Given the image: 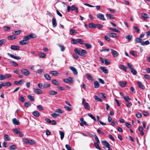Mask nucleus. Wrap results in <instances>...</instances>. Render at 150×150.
I'll list each match as a JSON object with an SVG mask.
<instances>
[{"label":"nucleus","mask_w":150,"mask_h":150,"mask_svg":"<svg viewBox=\"0 0 150 150\" xmlns=\"http://www.w3.org/2000/svg\"><path fill=\"white\" fill-rule=\"evenodd\" d=\"M19 43L21 45H23L27 44L28 43V42L26 40L24 39L23 40L21 41Z\"/></svg>","instance_id":"22"},{"label":"nucleus","mask_w":150,"mask_h":150,"mask_svg":"<svg viewBox=\"0 0 150 150\" xmlns=\"http://www.w3.org/2000/svg\"><path fill=\"white\" fill-rule=\"evenodd\" d=\"M119 83L120 86L122 87H125L126 86V85L127 84V82H123L121 81H120Z\"/></svg>","instance_id":"33"},{"label":"nucleus","mask_w":150,"mask_h":150,"mask_svg":"<svg viewBox=\"0 0 150 150\" xmlns=\"http://www.w3.org/2000/svg\"><path fill=\"white\" fill-rule=\"evenodd\" d=\"M130 53L133 56L135 57L137 56V54L136 53V52L134 51H131L130 52Z\"/></svg>","instance_id":"56"},{"label":"nucleus","mask_w":150,"mask_h":150,"mask_svg":"<svg viewBox=\"0 0 150 150\" xmlns=\"http://www.w3.org/2000/svg\"><path fill=\"white\" fill-rule=\"evenodd\" d=\"M108 29L111 30L117 33H118L119 32V30L116 29L111 28H109Z\"/></svg>","instance_id":"57"},{"label":"nucleus","mask_w":150,"mask_h":150,"mask_svg":"<svg viewBox=\"0 0 150 150\" xmlns=\"http://www.w3.org/2000/svg\"><path fill=\"white\" fill-rule=\"evenodd\" d=\"M123 98L125 101L127 102H129V100H131V98H130L128 96H124Z\"/></svg>","instance_id":"46"},{"label":"nucleus","mask_w":150,"mask_h":150,"mask_svg":"<svg viewBox=\"0 0 150 150\" xmlns=\"http://www.w3.org/2000/svg\"><path fill=\"white\" fill-rule=\"evenodd\" d=\"M98 143H96V142H95L94 143V145L95 146V147L96 149H99V150H101V148L100 147V146H99L98 145Z\"/></svg>","instance_id":"42"},{"label":"nucleus","mask_w":150,"mask_h":150,"mask_svg":"<svg viewBox=\"0 0 150 150\" xmlns=\"http://www.w3.org/2000/svg\"><path fill=\"white\" fill-rule=\"evenodd\" d=\"M119 67L120 69H122L125 71H127V68L122 65L120 64L119 65Z\"/></svg>","instance_id":"13"},{"label":"nucleus","mask_w":150,"mask_h":150,"mask_svg":"<svg viewBox=\"0 0 150 150\" xmlns=\"http://www.w3.org/2000/svg\"><path fill=\"white\" fill-rule=\"evenodd\" d=\"M9 149L10 150L15 149H16V146L15 145H13L9 146Z\"/></svg>","instance_id":"51"},{"label":"nucleus","mask_w":150,"mask_h":150,"mask_svg":"<svg viewBox=\"0 0 150 150\" xmlns=\"http://www.w3.org/2000/svg\"><path fill=\"white\" fill-rule=\"evenodd\" d=\"M12 121L13 124L15 125H18L19 124V122L18 121L16 118H13Z\"/></svg>","instance_id":"24"},{"label":"nucleus","mask_w":150,"mask_h":150,"mask_svg":"<svg viewBox=\"0 0 150 150\" xmlns=\"http://www.w3.org/2000/svg\"><path fill=\"white\" fill-rule=\"evenodd\" d=\"M37 108L39 111H42L44 110L42 106L40 105L37 106Z\"/></svg>","instance_id":"49"},{"label":"nucleus","mask_w":150,"mask_h":150,"mask_svg":"<svg viewBox=\"0 0 150 150\" xmlns=\"http://www.w3.org/2000/svg\"><path fill=\"white\" fill-rule=\"evenodd\" d=\"M77 42L80 44H84L83 42L81 39L79 38L77 39Z\"/></svg>","instance_id":"50"},{"label":"nucleus","mask_w":150,"mask_h":150,"mask_svg":"<svg viewBox=\"0 0 150 150\" xmlns=\"http://www.w3.org/2000/svg\"><path fill=\"white\" fill-rule=\"evenodd\" d=\"M8 55L11 57L16 59L18 60L21 59V57L19 56H15L13 54H12L9 53H8Z\"/></svg>","instance_id":"7"},{"label":"nucleus","mask_w":150,"mask_h":150,"mask_svg":"<svg viewBox=\"0 0 150 150\" xmlns=\"http://www.w3.org/2000/svg\"><path fill=\"white\" fill-rule=\"evenodd\" d=\"M37 73L38 74H41L44 71V70L42 69H40L37 70Z\"/></svg>","instance_id":"59"},{"label":"nucleus","mask_w":150,"mask_h":150,"mask_svg":"<svg viewBox=\"0 0 150 150\" xmlns=\"http://www.w3.org/2000/svg\"><path fill=\"white\" fill-rule=\"evenodd\" d=\"M4 139L6 141H8L11 140L9 136L6 134L4 135Z\"/></svg>","instance_id":"20"},{"label":"nucleus","mask_w":150,"mask_h":150,"mask_svg":"<svg viewBox=\"0 0 150 150\" xmlns=\"http://www.w3.org/2000/svg\"><path fill=\"white\" fill-rule=\"evenodd\" d=\"M21 31L20 30H18L14 31L12 32L13 34L15 35H18L20 34L21 33Z\"/></svg>","instance_id":"35"},{"label":"nucleus","mask_w":150,"mask_h":150,"mask_svg":"<svg viewBox=\"0 0 150 150\" xmlns=\"http://www.w3.org/2000/svg\"><path fill=\"white\" fill-rule=\"evenodd\" d=\"M110 50L112 54L114 57H117L119 55V53L117 51L112 49H111Z\"/></svg>","instance_id":"6"},{"label":"nucleus","mask_w":150,"mask_h":150,"mask_svg":"<svg viewBox=\"0 0 150 150\" xmlns=\"http://www.w3.org/2000/svg\"><path fill=\"white\" fill-rule=\"evenodd\" d=\"M48 93L50 95L52 96L57 94V92L53 91H51L48 92Z\"/></svg>","instance_id":"27"},{"label":"nucleus","mask_w":150,"mask_h":150,"mask_svg":"<svg viewBox=\"0 0 150 150\" xmlns=\"http://www.w3.org/2000/svg\"><path fill=\"white\" fill-rule=\"evenodd\" d=\"M127 66L128 67V68L130 69V70L133 69V65L131 63H128Z\"/></svg>","instance_id":"54"},{"label":"nucleus","mask_w":150,"mask_h":150,"mask_svg":"<svg viewBox=\"0 0 150 150\" xmlns=\"http://www.w3.org/2000/svg\"><path fill=\"white\" fill-rule=\"evenodd\" d=\"M24 82V80L23 79H22L19 81H14V83L16 85H17L18 84L21 85Z\"/></svg>","instance_id":"19"},{"label":"nucleus","mask_w":150,"mask_h":150,"mask_svg":"<svg viewBox=\"0 0 150 150\" xmlns=\"http://www.w3.org/2000/svg\"><path fill=\"white\" fill-rule=\"evenodd\" d=\"M50 74H52L54 76H58L60 75V73L56 71H51L50 72Z\"/></svg>","instance_id":"9"},{"label":"nucleus","mask_w":150,"mask_h":150,"mask_svg":"<svg viewBox=\"0 0 150 150\" xmlns=\"http://www.w3.org/2000/svg\"><path fill=\"white\" fill-rule=\"evenodd\" d=\"M96 26L98 29H100L103 27V25L100 24H97L96 25Z\"/></svg>","instance_id":"53"},{"label":"nucleus","mask_w":150,"mask_h":150,"mask_svg":"<svg viewBox=\"0 0 150 150\" xmlns=\"http://www.w3.org/2000/svg\"><path fill=\"white\" fill-rule=\"evenodd\" d=\"M34 92L36 94H39L42 93V91L38 88H34L33 89Z\"/></svg>","instance_id":"8"},{"label":"nucleus","mask_w":150,"mask_h":150,"mask_svg":"<svg viewBox=\"0 0 150 150\" xmlns=\"http://www.w3.org/2000/svg\"><path fill=\"white\" fill-rule=\"evenodd\" d=\"M10 48L11 50H19L20 47L16 45H12L11 46Z\"/></svg>","instance_id":"12"},{"label":"nucleus","mask_w":150,"mask_h":150,"mask_svg":"<svg viewBox=\"0 0 150 150\" xmlns=\"http://www.w3.org/2000/svg\"><path fill=\"white\" fill-rule=\"evenodd\" d=\"M132 38V36L131 35H127L125 36V38L127 40L128 42H129Z\"/></svg>","instance_id":"25"},{"label":"nucleus","mask_w":150,"mask_h":150,"mask_svg":"<svg viewBox=\"0 0 150 150\" xmlns=\"http://www.w3.org/2000/svg\"><path fill=\"white\" fill-rule=\"evenodd\" d=\"M137 83L138 85V86L139 88L143 89H144L145 88L144 86L142 85V83L141 82L138 81Z\"/></svg>","instance_id":"21"},{"label":"nucleus","mask_w":150,"mask_h":150,"mask_svg":"<svg viewBox=\"0 0 150 150\" xmlns=\"http://www.w3.org/2000/svg\"><path fill=\"white\" fill-rule=\"evenodd\" d=\"M142 18L143 20H146V19L149 18L148 14L145 13H142Z\"/></svg>","instance_id":"16"},{"label":"nucleus","mask_w":150,"mask_h":150,"mask_svg":"<svg viewBox=\"0 0 150 150\" xmlns=\"http://www.w3.org/2000/svg\"><path fill=\"white\" fill-rule=\"evenodd\" d=\"M35 35L33 33H31L28 35L25 36L23 38V39H25L26 40H27L30 39L32 38H35Z\"/></svg>","instance_id":"2"},{"label":"nucleus","mask_w":150,"mask_h":150,"mask_svg":"<svg viewBox=\"0 0 150 150\" xmlns=\"http://www.w3.org/2000/svg\"><path fill=\"white\" fill-rule=\"evenodd\" d=\"M85 45L87 49L90 48L92 47L91 45L90 44L86 43L85 44Z\"/></svg>","instance_id":"63"},{"label":"nucleus","mask_w":150,"mask_h":150,"mask_svg":"<svg viewBox=\"0 0 150 150\" xmlns=\"http://www.w3.org/2000/svg\"><path fill=\"white\" fill-rule=\"evenodd\" d=\"M70 69L72 71L74 75H77L78 73V72L77 71L76 69L74 67L70 66L69 67Z\"/></svg>","instance_id":"10"},{"label":"nucleus","mask_w":150,"mask_h":150,"mask_svg":"<svg viewBox=\"0 0 150 150\" xmlns=\"http://www.w3.org/2000/svg\"><path fill=\"white\" fill-rule=\"evenodd\" d=\"M99 87V84L98 82L97 81L94 82V87L95 88H98Z\"/></svg>","instance_id":"32"},{"label":"nucleus","mask_w":150,"mask_h":150,"mask_svg":"<svg viewBox=\"0 0 150 150\" xmlns=\"http://www.w3.org/2000/svg\"><path fill=\"white\" fill-rule=\"evenodd\" d=\"M11 85V83L10 82H7L6 83H2V86H7L8 87L10 86Z\"/></svg>","instance_id":"17"},{"label":"nucleus","mask_w":150,"mask_h":150,"mask_svg":"<svg viewBox=\"0 0 150 150\" xmlns=\"http://www.w3.org/2000/svg\"><path fill=\"white\" fill-rule=\"evenodd\" d=\"M94 98L95 100H98V101H99L100 102L102 101V99L101 98H99V97L97 96H94Z\"/></svg>","instance_id":"45"},{"label":"nucleus","mask_w":150,"mask_h":150,"mask_svg":"<svg viewBox=\"0 0 150 150\" xmlns=\"http://www.w3.org/2000/svg\"><path fill=\"white\" fill-rule=\"evenodd\" d=\"M6 42V40L5 39H2L0 40V46L5 43Z\"/></svg>","instance_id":"62"},{"label":"nucleus","mask_w":150,"mask_h":150,"mask_svg":"<svg viewBox=\"0 0 150 150\" xmlns=\"http://www.w3.org/2000/svg\"><path fill=\"white\" fill-rule=\"evenodd\" d=\"M45 78L47 80H50L51 79V76L48 74H45L44 75Z\"/></svg>","instance_id":"26"},{"label":"nucleus","mask_w":150,"mask_h":150,"mask_svg":"<svg viewBox=\"0 0 150 150\" xmlns=\"http://www.w3.org/2000/svg\"><path fill=\"white\" fill-rule=\"evenodd\" d=\"M135 41L137 42L140 43L142 41V39L140 38H137L135 39Z\"/></svg>","instance_id":"34"},{"label":"nucleus","mask_w":150,"mask_h":150,"mask_svg":"<svg viewBox=\"0 0 150 150\" xmlns=\"http://www.w3.org/2000/svg\"><path fill=\"white\" fill-rule=\"evenodd\" d=\"M3 28L4 30L7 31L9 30L10 29V28L8 26H4Z\"/></svg>","instance_id":"60"},{"label":"nucleus","mask_w":150,"mask_h":150,"mask_svg":"<svg viewBox=\"0 0 150 150\" xmlns=\"http://www.w3.org/2000/svg\"><path fill=\"white\" fill-rule=\"evenodd\" d=\"M39 57L40 58H44L46 56L45 53H41L39 54Z\"/></svg>","instance_id":"48"},{"label":"nucleus","mask_w":150,"mask_h":150,"mask_svg":"<svg viewBox=\"0 0 150 150\" xmlns=\"http://www.w3.org/2000/svg\"><path fill=\"white\" fill-rule=\"evenodd\" d=\"M18 99L22 102H24L25 101V99L23 97L22 95L18 97Z\"/></svg>","instance_id":"44"},{"label":"nucleus","mask_w":150,"mask_h":150,"mask_svg":"<svg viewBox=\"0 0 150 150\" xmlns=\"http://www.w3.org/2000/svg\"><path fill=\"white\" fill-rule=\"evenodd\" d=\"M22 73L25 76H28L30 74V72L27 69L22 68L21 69Z\"/></svg>","instance_id":"3"},{"label":"nucleus","mask_w":150,"mask_h":150,"mask_svg":"<svg viewBox=\"0 0 150 150\" xmlns=\"http://www.w3.org/2000/svg\"><path fill=\"white\" fill-rule=\"evenodd\" d=\"M149 42L148 40H147L145 42L142 41L141 42V44L142 45H149Z\"/></svg>","instance_id":"38"},{"label":"nucleus","mask_w":150,"mask_h":150,"mask_svg":"<svg viewBox=\"0 0 150 150\" xmlns=\"http://www.w3.org/2000/svg\"><path fill=\"white\" fill-rule=\"evenodd\" d=\"M103 72L105 74H108V70L105 67H101L100 68Z\"/></svg>","instance_id":"11"},{"label":"nucleus","mask_w":150,"mask_h":150,"mask_svg":"<svg viewBox=\"0 0 150 150\" xmlns=\"http://www.w3.org/2000/svg\"><path fill=\"white\" fill-rule=\"evenodd\" d=\"M13 132L15 134H18L19 133V129L18 128H16L13 130Z\"/></svg>","instance_id":"39"},{"label":"nucleus","mask_w":150,"mask_h":150,"mask_svg":"<svg viewBox=\"0 0 150 150\" xmlns=\"http://www.w3.org/2000/svg\"><path fill=\"white\" fill-rule=\"evenodd\" d=\"M63 80L67 83H72L73 81L72 78L71 77H69V79H63Z\"/></svg>","instance_id":"5"},{"label":"nucleus","mask_w":150,"mask_h":150,"mask_svg":"<svg viewBox=\"0 0 150 150\" xmlns=\"http://www.w3.org/2000/svg\"><path fill=\"white\" fill-rule=\"evenodd\" d=\"M52 83L58 86L59 85V83L55 79L52 80Z\"/></svg>","instance_id":"37"},{"label":"nucleus","mask_w":150,"mask_h":150,"mask_svg":"<svg viewBox=\"0 0 150 150\" xmlns=\"http://www.w3.org/2000/svg\"><path fill=\"white\" fill-rule=\"evenodd\" d=\"M71 43L74 44H76L77 43V39H72L71 40Z\"/></svg>","instance_id":"61"},{"label":"nucleus","mask_w":150,"mask_h":150,"mask_svg":"<svg viewBox=\"0 0 150 150\" xmlns=\"http://www.w3.org/2000/svg\"><path fill=\"white\" fill-rule=\"evenodd\" d=\"M108 35L112 38H117V34L114 33H110L108 34Z\"/></svg>","instance_id":"18"},{"label":"nucleus","mask_w":150,"mask_h":150,"mask_svg":"<svg viewBox=\"0 0 150 150\" xmlns=\"http://www.w3.org/2000/svg\"><path fill=\"white\" fill-rule=\"evenodd\" d=\"M58 46L60 48L62 52H63L64 51L65 49V48L62 45H60V44H58Z\"/></svg>","instance_id":"43"},{"label":"nucleus","mask_w":150,"mask_h":150,"mask_svg":"<svg viewBox=\"0 0 150 150\" xmlns=\"http://www.w3.org/2000/svg\"><path fill=\"white\" fill-rule=\"evenodd\" d=\"M52 24L53 26L54 27H55L57 25V24L56 22V20L55 18H53L52 19Z\"/></svg>","instance_id":"23"},{"label":"nucleus","mask_w":150,"mask_h":150,"mask_svg":"<svg viewBox=\"0 0 150 150\" xmlns=\"http://www.w3.org/2000/svg\"><path fill=\"white\" fill-rule=\"evenodd\" d=\"M106 16L108 17L110 19H114L115 18L113 17V16L111 14H106Z\"/></svg>","instance_id":"41"},{"label":"nucleus","mask_w":150,"mask_h":150,"mask_svg":"<svg viewBox=\"0 0 150 150\" xmlns=\"http://www.w3.org/2000/svg\"><path fill=\"white\" fill-rule=\"evenodd\" d=\"M105 64L106 65H108L110 63V62H109L108 59H105L104 60Z\"/></svg>","instance_id":"64"},{"label":"nucleus","mask_w":150,"mask_h":150,"mask_svg":"<svg viewBox=\"0 0 150 150\" xmlns=\"http://www.w3.org/2000/svg\"><path fill=\"white\" fill-rule=\"evenodd\" d=\"M86 76L87 78L88 79L91 81L93 80L90 74L86 73Z\"/></svg>","instance_id":"40"},{"label":"nucleus","mask_w":150,"mask_h":150,"mask_svg":"<svg viewBox=\"0 0 150 150\" xmlns=\"http://www.w3.org/2000/svg\"><path fill=\"white\" fill-rule=\"evenodd\" d=\"M74 52L77 54L81 56H84L85 54L87 53V51L84 50L82 49L81 50L78 49H75L74 50Z\"/></svg>","instance_id":"1"},{"label":"nucleus","mask_w":150,"mask_h":150,"mask_svg":"<svg viewBox=\"0 0 150 150\" xmlns=\"http://www.w3.org/2000/svg\"><path fill=\"white\" fill-rule=\"evenodd\" d=\"M84 108L86 109H89L90 108L89 104L88 103H85V104H84Z\"/></svg>","instance_id":"47"},{"label":"nucleus","mask_w":150,"mask_h":150,"mask_svg":"<svg viewBox=\"0 0 150 150\" xmlns=\"http://www.w3.org/2000/svg\"><path fill=\"white\" fill-rule=\"evenodd\" d=\"M88 116L91 117L92 119H93L95 121H96V120L95 117L93 116V115L91 113H89L88 114Z\"/></svg>","instance_id":"52"},{"label":"nucleus","mask_w":150,"mask_h":150,"mask_svg":"<svg viewBox=\"0 0 150 150\" xmlns=\"http://www.w3.org/2000/svg\"><path fill=\"white\" fill-rule=\"evenodd\" d=\"M6 76L2 74H1L0 75V80H3L5 79Z\"/></svg>","instance_id":"55"},{"label":"nucleus","mask_w":150,"mask_h":150,"mask_svg":"<svg viewBox=\"0 0 150 150\" xmlns=\"http://www.w3.org/2000/svg\"><path fill=\"white\" fill-rule=\"evenodd\" d=\"M97 17L98 18L102 21H105L106 20L104 17V15L100 13L97 15Z\"/></svg>","instance_id":"4"},{"label":"nucleus","mask_w":150,"mask_h":150,"mask_svg":"<svg viewBox=\"0 0 150 150\" xmlns=\"http://www.w3.org/2000/svg\"><path fill=\"white\" fill-rule=\"evenodd\" d=\"M102 144L107 148H110L109 144L108 142L105 140H103L102 141Z\"/></svg>","instance_id":"15"},{"label":"nucleus","mask_w":150,"mask_h":150,"mask_svg":"<svg viewBox=\"0 0 150 150\" xmlns=\"http://www.w3.org/2000/svg\"><path fill=\"white\" fill-rule=\"evenodd\" d=\"M69 33L71 35H75L77 33L76 31L73 29H70L69 30Z\"/></svg>","instance_id":"28"},{"label":"nucleus","mask_w":150,"mask_h":150,"mask_svg":"<svg viewBox=\"0 0 150 150\" xmlns=\"http://www.w3.org/2000/svg\"><path fill=\"white\" fill-rule=\"evenodd\" d=\"M59 134L60 135V138L61 140H62L64 137V133L61 131H59Z\"/></svg>","instance_id":"36"},{"label":"nucleus","mask_w":150,"mask_h":150,"mask_svg":"<svg viewBox=\"0 0 150 150\" xmlns=\"http://www.w3.org/2000/svg\"><path fill=\"white\" fill-rule=\"evenodd\" d=\"M27 98L31 101H33L35 100L34 97L30 95H28Z\"/></svg>","instance_id":"30"},{"label":"nucleus","mask_w":150,"mask_h":150,"mask_svg":"<svg viewBox=\"0 0 150 150\" xmlns=\"http://www.w3.org/2000/svg\"><path fill=\"white\" fill-rule=\"evenodd\" d=\"M89 27L90 28H96V25L93 23H91L89 24Z\"/></svg>","instance_id":"29"},{"label":"nucleus","mask_w":150,"mask_h":150,"mask_svg":"<svg viewBox=\"0 0 150 150\" xmlns=\"http://www.w3.org/2000/svg\"><path fill=\"white\" fill-rule=\"evenodd\" d=\"M33 115L36 117H38L40 115V113L38 111H35L33 112Z\"/></svg>","instance_id":"31"},{"label":"nucleus","mask_w":150,"mask_h":150,"mask_svg":"<svg viewBox=\"0 0 150 150\" xmlns=\"http://www.w3.org/2000/svg\"><path fill=\"white\" fill-rule=\"evenodd\" d=\"M94 137L95 140L96 142V143H100V141L97 135L95 134Z\"/></svg>","instance_id":"58"},{"label":"nucleus","mask_w":150,"mask_h":150,"mask_svg":"<svg viewBox=\"0 0 150 150\" xmlns=\"http://www.w3.org/2000/svg\"><path fill=\"white\" fill-rule=\"evenodd\" d=\"M71 10L74 11V10L76 13H78V8L76 7L75 5H73L71 7Z\"/></svg>","instance_id":"14"}]
</instances>
